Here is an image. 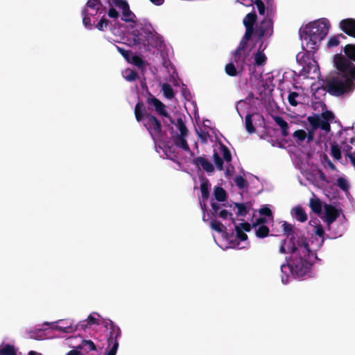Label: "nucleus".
Returning <instances> with one entry per match:
<instances>
[{"label": "nucleus", "mask_w": 355, "mask_h": 355, "mask_svg": "<svg viewBox=\"0 0 355 355\" xmlns=\"http://www.w3.org/2000/svg\"><path fill=\"white\" fill-rule=\"evenodd\" d=\"M334 62L338 73L326 80L324 89L338 97L352 92L355 89V64L342 54L335 55Z\"/></svg>", "instance_id": "1"}, {"label": "nucleus", "mask_w": 355, "mask_h": 355, "mask_svg": "<svg viewBox=\"0 0 355 355\" xmlns=\"http://www.w3.org/2000/svg\"><path fill=\"white\" fill-rule=\"evenodd\" d=\"M289 253L291 257L287 259L286 257V263L281 265V270L284 272V269L288 268L291 273L296 277H302L311 269L312 262L311 260V254L308 256L296 253V246L292 245L289 248Z\"/></svg>", "instance_id": "2"}, {"label": "nucleus", "mask_w": 355, "mask_h": 355, "mask_svg": "<svg viewBox=\"0 0 355 355\" xmlns=\"http://www.w3.org/2000/svg\"><path fill=\"white\" fill-rule=\"evenodd\" d=\"M329 23L326 19L315 20L306 24L303 30L304 40L311 50H316L329 32Z\"/></svg>", "instance_id": "3"}, {"label": "nucleus", "mask_w": 355, "mask_h": 355, "mask_svg": "<svg viewBox=\"0 0 355 355\" xmlns=\"http://www.w3.org/2000/svg\"><path fill=\"white\" fill-rule=\"evenodd\" d=\"M335 119L334 114L330 110L322 112L320 115L314 114L309 116L307 121L311 126V130H308L306 133L307 142L310 143L314 139V130L320 128L326 132L331 130L330 123Z\"/></svg>", "instance_id": "4"}, {"label": "nucleus", "mask_w": 355, "mask_h": 355, "mask_svg": "<svg viewBox=\"0 0 355 355\" xmlns=\"http://www.w3.org/2000/svg\"><path fill=\"white\" fill-rule=\"evenodd\" d=\"M104 326L110 330L107 338V344L110 349L105 355H116L119 347L118 338L121 335V329L109 319L104 321Z\"/></svg>", "instance_id": "5"}, {"label": "nucleus", "mask_w": 355, "mask_h": 355, "mask_svg": "<svg viewBox=\"0 0 355 355\" xmlns=\"http://www.w3.org/2000/svg\"><path fill=\"white\" fill-rule=\"evenodd\" d=\"M144 125L148 130L153 140L159 138L162 134L161 122L153 114H146Z\"/></svg>", "instance_id": "6"}, {"label": "nucleus", "mask_w": 355, "mask_h": 355, "mask_svg": "<svg viewBox=\"0 0 355 355\" xmlns=\"http://www.w3.org/2000/svg\"><path fill=\"white\" fill-rule=\"evenodd\" d=\"M273 32V22L268 15L262 20L255 28V35L258 40H261L264 36L270 37Z\"/></svg>", "instance_id": "7"}, {"label": "nucleus", "mask_w": 355, "mask_h": 355, "mask_svg": "<svg viewBox=\"0 0 355 355\" xmlns=\"http://www.w3.org/2000/svg\"><path fill=\"white\" fill-rule=\"evenodd\" d=\"M146 102L149 105H152L155 107V111L159 115L168 118L171 123H174V121L166 110V105L155 96L149 93L146 98Z\"/></svg>", "instance_id": "8"}, {"label": "nucleus", "mask_w": 355, "mask_h": 355, "mask_svg": "<svg viewBox=\"0 0 355 355\" xmlns=\"http://www.w3.org/2000/svg\"><path fill=\"white\" fill-rule=\"evenodd\" d=\"M148 33H149L148 28L141 27L139 29L133 30L131 33L133 44L141 45L146 49Z\"/></svg>", "instance_id": "9"}, {"label": "nucleus", "mask_w": 355, "mask_h": 355, "mask_svg": "<svg viewBox=\"0 0 355 355\" xmlns=\"http://www.w3.org/2000/svg\"><path fill=\"white\" fill-rule=\"evenodd\" d=\"M295 243L296 253H300L304 256L311 254L306 238L297 230V236H295Z\"/></svg>", "instance_id": "10"}, {"label": "nucleus", "mask_w": 355, "mask_h": 355, "mask_svg": "<svg viewBox=\"0 0 355 355\" xmlns=\"http://www.w3.org/2000/svg\"><path fill=\"white\" fill-rule=\"evenodd\" d=\"M325 218L328 228L339 217L340 211L331 204H325L324 206Z\"/></svg>", "instance_id": "11"}, {"label": "nucleus", "mask_w": 355, "mask_h": 355, "mask_svg": "<svg viewBox=\"0 0 355 355\" xmlns=\"http://www.w3.org/2000/svg\"><path fill=\"white\" fill-rule=\"evenodd\" d=\"M163 44L162 37L155 31H151L149 28V33H148L147 41L146 44V49L150 50V48H160Z\"/></svg>", "instance_id": "12"}, {"label": "nucleus", "mask_w": 355, "mask_h": 355, "mask_svg": "<svg viewBox=\"0 0 355 355\" xmlns=\"http://www.w3.org/2000/svg\"><path fill=\"white\" fill-rule=\"evenodd\" d=\"M339 28L347 35L355 38V19L347 18L341 20Z\"/></svg>", "instance_id": "13"}, {"label": "nucleus", "mask_w": 355, "mask_h": 355, "mask_svg": "<svg viewBox=\"0 0 355 355\" xmlns=\"http://www.w3.org/2000/svg\"><path fill=\"white\" fill-rule=\"evenodd\" d=\"M282 226L283 228L284 234L289 239V243L292 244V245H295V236H297V230L296 231L294 229V227L292 224L288 223L286 221L284 222Z\"/></svg>", "instance_id": "14"}, {"label": "nucleus", "mask_w": 355, "mask_h": 355, "mask_svg": "<svg viewBox=\"0 0 355 355\" xmlns=\"http://www.w3.org/2000/svg\"><path fill=\"white\" fill-rule=\"evenodd\" d=\"M193 164L197 166H201L207 173L214 171V165L204 157H197L193 159Z\"/></svg>", "instance_id": "15"}, {"label": "nucleus", "mask_w": 355, "mask_h": 355, "mask_svg": "<svg viewBox=\"0 0 355 355\" xmlns=\"http://www.w3.org/2000/svg\"><path fill=\"white\" fill-rule=\"evenodd\" d=\"M60 324L53 325L51 328L53 329L58 330L63 333H72L76 331V327L69 321H60Z\"/></svg>", "instance_id": "16"}, {"label": "nucleus", "mask_w": 355, "mask_h": 355, "mask_svg": "<svg viewBox=\"0 0 355 355\" xmlns=\"http://www.w3.org/2000/svg\"><path fill=\"white\" fill-rule=\"evenodd\" d=\"M85 8H89L91 12L89 14L91 15H96L98 12L101 13L103 12V5L100 0H88L86 3Z\"/></svg>", "instance_id": "17"}, {"label": "nucleus", "mask_w": 355, "mask_h": 355, "mask_svg": "<svg viewBox=\"0 0 355 355\" xmlns=\"http://www.w3.org/2000/svg\"><path fill=\"white\" fill-rule=\"evenodd\" d=\"M211 184L209 180L206 178H202V182L200 184L201 198L203 202L207 200L209 197V189Z\"/></svg>", "instance_id": "18"}, {"label": "nucleus", "mask_w": 355, "mask_h": 355, "mask_svg": "<svg viewBox=\"0 0 355 355\" xmlns=\"http://www.w3.org/2000/svg\"><path fill=\"white\" fill-rule=\"evenodd\" d=\"M272 119L276 124L280 127L282 135L284 137H287L289 135L288 123L280 116H273Z\"/></svg>", "instance_id": "19"}, {"label": "nucleus", "mask_w": 355, "mask_h": 355, "mask_svg": "<svg viewBox=\"0 0 355 355\" xmlns=\"http://www.w3.org/2000/svg\"><path fill=\"white\" fill-rule=\"evenodd\" d=\"M293 216L300 223H304L307 220V215L304 209L301 206H297L292 210Z\"/></svg>", "instance_id": "20"}, {"label": "nucleus", "mask_w": 355, "mask_h": 355, "mask_svg": "<svg viewBox=\"0 0 355 355\" xmlns=\"http://www.w3.org/2000/svg\"><path fill=\"white\" fill-rule=\"evenodd\" d=\"M186 136H182V135H177L173 139L174 144L185 151H191L190 148L187 144V140L184 139Z\"/></svg>", "instance_id": "21"}, {"label": "nucleus", "mask_w": 355, "mask_h": 355, "mask_svg": "<svg viewBox=\"0 0 355 355\" xmlns=\"http://www.w3.org/2000/svg\"><path fill=\"white\" fill-rule=\"evenodd\" d=\"M146 110L142 101H139L135 107V115L137 121H141L146 116Z\"/></svg>", "instance_id": "22"}, {"label": "nucleus", "mask_w": 355, "mask_h": 355, "mask_svg": "<svg viewBox=\"0 0 355 355\" xmlns=\"http://www.w3.org/2000/svg\"><path fill=\"white\" fill-rule=\"evenodd\" d=\"M343 52L345 57L351 62H355V44H348L343 48Z\"/></svg>", "instance_id": "23"}, {"label": "nucleus", "mask_w": 355, "mask_h": 355, "mask_svg": "<svg viewBox=\"0 0 355 355\" xmlns=\"http://www.w3.org/2000/svg\"><path fill=\"white\" fill-rule=\"evenodd\" d=\"M257 19V14L255 13V11H252L245 15L243 20V24L245 28H254Z\"/></svg>", "instance_id": "24"}, {"label": "nucleus", "mask_w": 355, "mask_h": 355, "mask_svg": "<svg viewBox=\"0 0 355 355\" xmlns=\"http://www.w3.org/2000/svg\"><path fill=\"white\" fill-rule=\"evenodd\" d=\"M77 349L83 350L85 353H89L91 351L96 350V345L93 341L90 340H83Z\"/></svg>", "instance_id": "25"}, {"label": "nucleus", "mask_w": 355, "mask_h": 355, "mask_svg": "<svg viewBox=\"0 0 355 355\" xmlns=\"http://www.w3.org/2000/svg\"><path fill=\"white\" fill-rule=\"evenodd\" d=\"M123 17L121 19L125 22H132L136 24L135 20V15L130 10V6H127L125 9L122 11Z\"/></svg>", "instance_id": "26"}, {"label": "nucleus", "mask_w": 355, "mask_h": 355, "mask_svg": "<svg viewBox=\"0 0 355 355\" xmlns=\"http://www.w3.org/2000/svg\"><path fill=\"white\" fill-rule=\"evenodd\" d=\"M215 198L219 202H224L227 199L225 190L221 187H216L214 191Z\"/></svg>", "instance_id": "27"}, {"label": "nucleus", "mask_w": 355, "mask_h": 355, "mask_svg": "<svg viewBox=\"0 0 355 355\" xmlns=\"http://www.w3.org/2000/svg\"><path fill=\"white\" fill-rule=\"evenodd\" d=\"M309 206L311 209V210L317 214H319L322 211V203L319 198H311L309 202Z\"/></svg>", "instance_id": "28"}, {"label": "nucleus", "mask_w": 355, "mask_h": 355, "mask_svg": "<svg viewBox=\"0 0 355 355\" xmlns=\"http://www.w3.org/2000/svg\"><path fill=\"white\" fill-rule=\"evenodd\" d=\"M234 206L237 208L238 216H245L249 211V207L245 203L235 202Z\"/></svg>", "instance_id": "29"}, {"label": "nucleus", "mask_w": 355, "mask_h": 355, "mask_svg": "<svg viewBox=\"0 0 355 355\" xmlns=\"http://www.w3.org/2000/svg\"><path fill=\"white\" fill-rule=\"evenodd\" d=\"M210 227L212 230L218 233L225 232L227 230L226 227L223 225L222 223L216 220H212L210 222Z\"/></svg>", "instance_id": "30"}, {"label": "nucleus", "mask_w": 355, "mask_h": 355, "mask_svg": "<svg viewBox=\"0 0 355 355\" xmlns=\"http://www.w3.org/2000/svg\"><path fill=\"white\" fill-rule=\"evenodd\" d=\"M256 236L259 239H263L269 235L270 230L266 225L257 226Z\"/></svg>", "instance_id": "31"}, {"label": "nucleus", "mask_w": 355, "mask_h": 355, "mask_svg": "<svg viewBox=\"0 0 355 355\" xmlns=\"http://www.w3.org/2000/svg\"><path fill=\"white\" fill-rule=\"evenodd\" d=\"M162 90L164 96L168 99H172L174 97V92L171 85L168 83H164L162 85Z\"/></svg>", "instance_id": "32"}, {"label": "nucleus", "mask_w": 355, "mask_h": 355, "mask_svg": "<svg viewBox=\"0 0 355 355\" xmlns=\"http://www.w3.org/2000/svg\"><path fill=\"white\" fill-rule=\"evenodd\" d=\"M266 60L267 58L266 55L260 50H259L254 55V62L257 66L264 65L266 62Z\"/></svg>", "instance_id": "33"}, {"label": "nucleus", "mask_w": 355, "mask_h": 355, "mask_svg": "<svg viewBox=\"0 0 355 355\" xmlns=\"http://www.w3.org/2000/svg\"><path fill=\"white\" fill-rule=\"evenodd\" d=\"M110 6H116L122 11L129 6L128 2L124 0H108Z\"/></svg>", "instance_id": "34"}, {"label": "nucleus", "mask_w": 355, "mask_h": 355, "mask_svg": "<svg viewBox=\"0 0 355 355\" xmlns=\"http://www.w3.org/2000/svg\"><path fill=\"white\" fill-rule=\"evenodd\" d=\"M220 149L224 160L227 162H230L232 161V155L229 148L223 144H220Z\"/></svg>", "instance_id": "35"}, {"label": "nucleus", "mask_w": 355, "mask_h": 355, "mask_svg": "<svg viewBox=\"0 0 355 355\" xmlns=\"http://www.w3.org/2000/svg\"><path fill=\"white\" fill-rule=\"evenodd\" d=\"M225 71L226 74L230 76H236L238 74V71L233 62H231L225 66Z\"/></svg>", "instance_id": "36"}, {"label": "nucleus", "mask_w": 355, "mask_h": 355, "mask_svg": "<svg viewBox=\"0 0 355 355\" xmlns=\"http://www.w3.org/2000/svg\"><path fill=\"white\" fill-rule=\"evenodd\" d=\"M245 129L250 134L254 132L255 128L252 124V115L247 114L245 118Z\"/></svg>", "instance_id": "37"}, {"label": "nucleus", "mask_w": 355, "mask_h": 355, "mask_svg": "<svg viewBox=\"0 0 355 355\" xmlns=\"http://www.w3.org/2000/svg\"><path fill=\"white\" fill-rule=\"evenodd\" d=\"M331 155L335 159H340L341 158V152L340 148L339 146L334 143L331 146Z\"/></svg>", "instance_id": "38"}, {"label": "nucleus", "mask_w": 355, "mask_h": 355, "mask_svg": "<svg viewBox=\"0 0 355 355\" xmlns=\"http://www.w3.org/2000/svg\"><path fill=\"white\" fill-rule=\"evenodd\" d=\"M176 126L180 130V135H182V136H187L188 134V130L184 123V121L182 118H178L177 119Z\"/></svg>", "instance_id": "39"}, {"label": "nucleus", "mask_w": 355, "mask_h": 355, "mask_svg": "<svg viewBox=\"0 0 355 355\" xmlns=\"http://www.w3.org/2000/svg\"><path fill=\"white\" fill-rule=\"evenodd\" d=\"M293 136L297 139V142L299 144L306 138V132L304 130H297L293 132Z\"/></svg>", "instance_id": "40"}, {"label": "nucleus", "mask_w": 355, "mask_h": 355, "mask_svg": "<svg viewBox=\"0 0 355 355\" xmlns=\"http://www.w3.org/2000/svg\"><path fill=\"white\" fill-rule=\"evenodd\" d=\"M82 15H83V23L86 27L91 28V19L89 17L90 14H89V11L87 8H83L82 10Z\"/></svg>", "instance_id": "41"}, {"label": "nucleus", "mask_w": 355, "mask_h": 355, "mask_svg": "<svg viewBox=\"0 0 355 355\" xmlns=\"http://www.w3.org/2000/svg\"><path fill=\"white\" fill-rule=\"evenodd\" d=\"M15 354V347L10 345H6L0 349V355H14Z\"/></svg>", "instance_id": "42"}, {"label": "nucleus", "mask_w": 355, "mask_h": 355, "mask_svg": "<svg viewBox=\"0 0 355 355\" xmlns=\"http://www.w3.org/2000/svg\"><path fill=\"white\" fill-rule=\"evenodd\" d=\"M130 62L139 68H143L144 67V60L137 55L132 56L131 59L130 58Z\"/></svg>", "instance_id": "43"}, {"label": "nucleus", "mask_w": 355, "mask_h": 355, "mask_svg": "<svg viewBox=\"0 0 355 355\" xmlns=\"http://www.w3.org/2000/svg\"><path fill=\"white\" fill-rule=\"evenodd\" d=\"M213 158H214V161L216 168L219 171H223V160L220 157L218 153L216 152H214V153L213 155Z\"/></svg>", "instance_id": "44"}, {"label": "nucleus", "mask_w": 355, "mask_h": 355, "mask_svg": "<svg viewBox=\"0 0 355 355\" xmlns=\"http://www.w3.org/2000/svg\"><path fill=\"white\" fill-rule=\"evenodd\" d=\"M336 185L343 191H347L349 189V184L346 179L344 178L340 177L337 179Z\"/></svg>", "instance_id": "45"}, {"label": "nucleus", "mask_w": 355, "mask_h": 355, "mask_svg": "<svg viewBox=\"0 0 355 355\" xmlns=\"http://www.w3.org/2000/svg\"><path fill=\"white\" fill-rule=\"evenodd\" d=\"M299 96V94L295 92H292L288 94V101L291 105L297 106L298 103L296 98Z\"/></svg>", "instance_id": "46"}, {"label": "nucleus", "mask_w": 355, "mask_h": 355, "mask_svg": "<svg viewBox=\"0 0 355 355\" xmlns=\"http://www.w3.org/2000/svg\"><path fill=\"white\" fill-rule=\"evenodd\" d=\"M109 20L105 19L104 17L101 19L96 27L98 30L103 31L107 28Z\"/></svg>", "instance_id": "47"}, {"label": "nucleus", "mask_w": 355, "mask_h": 355, "mask_svg": "<svg viewBox=\"0 0 355 355\" xmlns=\"http://www.w3.org/2000/svg\"><path fill=\"white\" fill-rule=\"evenodd\" d=\"M340 44V40L338 39V37L337 35L332 36L329 37L328 42H327V46L329 49H331L334 46H338Z\"/></svg>", "instance_id": "48"}, {"label": "nucleus", "mask_w": 355, "mask_h": 355, "mask_svg": "<svg viewBox=\"0 0 355 355\" xmlns=\"http://www.w3.org/2000/svg\"><path fill=\"white\" fill-rule=\"evenodd\" d=\"M260 215L266 216L273 218L272 213L271 209L268 207V205H263L259 211Z\"/></svg>", "instance_id": "49"}, {"label": "nucleus", "mask_w": 355, "mask_h": 355, "mask_svg": "<svg viewBox=\"0 0 355 355\" xmlns=\"http://www.w3.org/2000/svg\"><path fill=\"white\" fill-rule=\"evenodd\" d=\"M235 230L236 233L237 238L242 241H245L248 239L247 234L242 231L239 225L235 226Z\"/></svg>", "instance_id": "50"}, {"label": "nucleus", "mask_w": 355, "mask_h": 355, "mask_svg": "<svg viewBox=\"0 0 355 355\" xmlns=\"http://www.w3.org/2000/svg\"><path fill=\"white\" fill-rule=\"evenodd\" d=\"M234 182L239 189H244L246 186V180L241 175L236 176Z\"/></svg>", "instance_id": "51"}, {"label": "nucleus", "mask_w": 355, "mask_h": 355, "mask_svg": "<svg viewBox=\"0 0 355 355\" xmlns=\"http://www.w3.org/2000/svg\"><path fill=\"white\" fill-rule=\"evenodd\" d=\"M252 35H255L254 28H245V33L242 39L248 41L251 39Z\"/></svg>", "instance_id": "52"}, {"label": "nucleus", "mask_w": 355, "mask_h": 355, "mask_svg": "<svg viewBox=\"0 0 355 355\" xmlns=\"http://www.w3.org/2000/svg\"><path fill=\"white\" fill-rule=\"evenodd\" d=\"M252 35H255L254 28H245V33L242 39L248 41L251 39Z\"/></svg>", "instance_id": "53"}, {"label": "nucleus", "mask_w": 355, "mask_h": 355, "mask_svg": "<svg viewBox=\"0 0 355 355\" xmlns=\"http://www.w3.org/2000/svg\"><path fill=\"white\" fill-rule=\"evenodd\" d=\"M254 2L258 9L259 13L261 15H264L266 7L263 2L261 0H254Z\"/></svg>", "instance_id": "54"}, {"label": "nucleus", "mask_w": 355, "mask_h": 355, "mask_svg": "<svg viewBox=\"0 0 355 355\" xmlns=\"http://www.w3.org/2000/svg\"><path fill=\"white\" fill-rule=\"evenodd\" d=\"M117 51L121 53V55L128 61L130 62V51L128 50H125L121 47L116 46Z\"/></svg>", "instance_id": "55"}, {"label": "nucleus", "mask_w": 355, "mask_h": 355, "mask_svg": "<svg viewBox=\"0 0 355 355\" xmlns=\"http://www.w3.org/2000/svg\"><path fill=\"white\" fill-rule=\"evenodd\" d=\"M217 216H218L220 218H221L223 219H226V218H227L228 216H230L231 218L232 222L234 223V219L232 218V214L231 212H229L227 210L223 209V210L220 211L218 213Z\"/></svg>", "instance_id": "56"}, {"label": "nucleus", "mask_w": 355, "mask_h": 355, "mask_svg": "<svg viewBox=\"0 0 355 355\" xmlns=\"http://www.w3.org/2000/svg\"><path fill=\"white\" fill-rule=\"evenodd\" d=\"M286 240H282L281 241V245L279 247V252L282 254H286L287 252H289V248L292 246V244L289 243V245L288 246V250L286 248Z\"/></svg>", "instance_id": "57"}, {"label": "nucleus", "mask_w": 355, "mask_h": 355, "mask_svg": "<svg viewBox=\"0 0 355 355\" xmlns=\"http://www.w3.org/2000/svg\"><path fill=\"white\" fill-rule=\"evenodd\" d=\"M242 53L243 51L236 49L233 53L232 62H238L242 58Z\"/></svg>", "instance_id": "58"}, {"label": "nucleus", "mask_w": 355, "mask_h": 355, "mask_svg": "<svg viewBox=\"0 0 355 355\" xmlns=\"http://www.w3.org/2000/svg\"><path fill=\"white\" fill-rule=\"evenodd\" d=\"M267 222V219L263 217H259L252 223V227L256 228L257 226L265 225L264 224Z\"/></svg>", "instance_id": "59"}, {"label": "nucleus", "mask_w": 355, "mask_h": 355, "mask_svg": "<svg viewBox=\"0 0 355 355\" xmlns=\"http://www.w3.org/2000/svg\"><path fill=\"white\" fill-rule=\"evenodd\" d=\"M314 232L317 236L322 237V238H323V236L324 235V230L322 226L320 224L315 226Z\"/></svg>", "instance_id": "60"}, {"label": "nucleus", "mask_w": 355, "mask_h": 355, "mask_svg": "<svg viewBox=\"0 0 355 355\" xmlns=\"http://www.w3.org/2000/svg\"><path fill=\"white\" fill-rule=\"evenodd\" d=\"M137 77H138L137 73L132 70H130L127 73L125 78H126V80H128V81H133V80H135L137 78Z\"/></svg>", "instance_id": "61"}, {"label": "nucleus", "mask_w": 355, "mask_h": 355, "mask_svg": "<svg viewBox=\"0 0 355 355\" xmlns=\"http://www.w3.org/2000/svg\"><path fill=\"white\" fill-rule=\"evenodd\" d=\"M74 326L76 327V330H78V329L85 330L87 328L90 327V325H89V324H87V320L80 321L77 324H74Z\"/></svg>", "instance_id": "62"}, {"label": "nucleus", "mask_w": 355, "mask_h": 355, "mask_svg": "<svg viewBox=\"0 0 355 355\" xmlns=\"http://www.w3.org/2000/svg\"><path fill=\"white\" fill-rule=\"evenodd\" d=\"M87 322L89 325L99 324L98 319L95 318L93 314H90L87 318Z\"/></svg>", "instance_id": "63"}, {"label": "nucleus", "mask_w": 355, "mask_h": 355, "mask_svg": "<svg viewBox=\"0 0 355 355\" xmlns=\"http://www.w3.org/2000/svg\"><path fill=\"white\" fill-rule=\"evenodd\" d=\"M211 207L212 209V210H211L212 215L214 216H216L218 213L219 212L220 205L216 202H212L211 203Z\"/></svg>", "instance_id": "64"}]
</instances>
